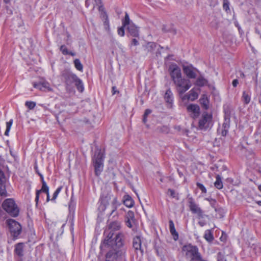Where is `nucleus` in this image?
Segmentation results:
<instances>
[{"label":"nucleus","mask_w":261,"mask_h":261,"mask_svg":"<svg viewBox=\"0 0 261 261\" xmlns=\"http://www.w3.org/2000/svg\"><path fill=\"white\" fill-rule=\"evenodd\" d=\"M40 193V191H37L36 194V198H35V201L37 203L39 200Z\"/></svg>","instance_id":"8fccbe9b"},{"label":"nucleus","mask_w":261,"mask_h":261,"mask_svg":"<svg viewBox=\"0 0 261 261\" xmlns=\"http://www.w3.org/2000/svg\"><path fill=\"white\" fill-rule=\"evenodd\" d=\"M126 26H123V25H122V26L121 27L118 28V35H119L121 36H123L124 35V34H125L124 28Z\"/></svg>","instance_id":"de8ad7c7"},{"label":"nucleus","mask_w":261,"mask_h":261,"mask_svg":"<svg viewBox=\"0 0 261 261\" xmlns=\"http://www.w3.org/2000/svg\"><path fill=\"white\" fill-rule=\"evenodd\" d=\"M148 116V115H146V114L144 113V115H143V117H147V116Z\"/></svg>","instance_id":"774afa93"},{"label":"nucleus","mask_w":261,"mask_h":261,"mask_svg":"<svg viewBox=\"0 0 261 261\" xmlns=\"http://www.w3.org/2000/svg\"><path fill=\"white\" fill-rule=\"evenodd\" d=\"M41 189L39 190L40 191V193L42 192L45 193L46 194H48V193H49V188L47 186L46 182L43 181Z\"/></svg>","instance_id":"e433bc0d"},{"label":"nucleus","mask_w":261,"mask_h":261,"mask_svg":"<svg viewBox=\"0 0 261 261\" xmlns=\"http://www.w3.org/2000/svg\"><path fill=\"white\" fill-rule=\"evenodd\" d=\"M196 214L197 215L198 218L199 219L204 218V217H208V216L205 215L201 209L197 213H196Z\"/></svg>","instance_id":"c03bdc74"},{"label":"nucleus","mask_w":261,"mask_h":261,"mask_svg":"<svg viewBox=\"0 0 261 261\" xmlns=\"http://www.w3.org/2000/svg\"><path fill=\"white\" fill-rule=\"evenodd\" d=\"M242 100L244 103L248 105L251 100V92L249 91H244L243 92Z\"/></svg>","instance_id":"4be33fe9"},{"label":"nucleus","mask_w":261,"mask_h":261,"mask_svg":"<svg viewBox=\"0 0 261 261\" xmlns=\"http://www.w3.org/2000/svg\"><path fill=\"white\" fill-rule=\"evenodd\" d=\"M206 200L209 201L210 204L211 205V206L212 207H213L215 209V211L216 212L217 211V208H216L217 201H216V200L215 199H213L212 198H206Z\"/></svg>","instance_id":"58836bf2"},{"label":"nucleus","mask_w":261,"mask_h":261,"mask_svg":"<svg viewBox=\"0 0 261 261\" xmlns=\"http://www.w3.org/2000/svg\"><path fill=\"white\" fill-rule=\"evenodd\" d=\"M196 185L197 187L202 191L203 193H206V189L205 188V187L202 184L199 182H197Z\"/></svg>","instance_id":"a18cd8bd"},{"label":"nucleus","mask_w":261,"mask_h":261,"mask_svg":"<svg viewBox=\"0 0 261 261\" xmlns=\"http://www.w3.org/2000/svg\"><path fill=\"white\" fill-rule=\"evenodd\" d=\"M198 97V94L196 91H195L194 89H192L190 91L188 99H190L191 100L193 101L197 99Z\"/></svg>","instance_id":"cd10ccee"},{"label":"nucleus","mask_w":261,"mask_h":261,"mask_svg":"<svg viewBox=\"0 0 261 261\" xmlns=\"http://www.w3.org/2000/svg\"><path fill=\"white\" fill-rule=\"evenodd\" d=\"M181 250L185 258L189 261H207L203 259L196 246L191 244H186L182 246Z\"/></svg>","instance_id":"20e7f679"},{"label":"nucleus","mask_w":261,"mask_h":261,"mask_svg":"<svg viewBox=\"0 0 261 261\" xmlns=\"http://www.w3.org/2000/svg\"><path fill=\"white\" fill-rule=\"evenodd\" d=\"M257 203L259 205L261 206V201H258L257 202Z\"/></svg>","instance_id":"0e129e2a"},{"label":"nucleus","mask_w":261,"mask_h":261,"mask_svg":"<svg viewBox=\"0 0 261 261\" xmlns=\"http://www.w3.org/2000/svg\"><path fill=\"white\" fill-rule=\"evenodd\" d=\"M112 196V192L110 189L106 188L102 189L99 200L100 204L98 207L100 211L103 212L106 210L107 205L109 204Z\"/></svg>","instance_id":"0eeeda50"},{"label":"nucleus","mask_w":261,"mask_h":261,"mask_svg":"<svg viewBox=\"0 0 261 261\" xmlns=\"http://www.w3.org/2000/svg\"><path fill=\"white\" fill-rule=\"evenodd\" d=\"M167 194L173 198H175L176 200L179 199L178 194L173 189H168L167 190Z\"/></svg>","instance_id":"c85d7f7f"},{"label":"nucleus","mask_w":261,"mask_h":261,"mask_svg":"<svg viewBox=\"0 0 261 261\" xmlns=\"http://www.w3.org/2000/svg\"><path fill=\"white\" fill-rule=\"evenodd\" d=\"M131 44L136 46L139 44V42L137 39L134 38L132 40Z\"/></svg>","instance_id":"09e8293b"},{"label":"nucleus","mask_w":261,"mask_h":261,"mask_svg":"<svg viewBox=\"0 0 261 261\" xmlns=\"http://www.w3.org/2000/svg\"><path fill=\"white\" fill-rule=\"evenodd\" d=\"M135 215L134 213L132 211H129L125 216L126 225L129 228L133 227V224L135 223Z\"/></svg>","instance_id":"2eb2a0df"},{"label":"nucleus","mask_w":261,"mask_h":261,"mask_svg":"<svg viewBox=\"0 0 261 261\" xmlns=\"http://www.w3.org/2000/svg\"><path fill=\"white\" fill-rule=\"evenodd\" d=\"M6 178L4 173L3 171L0 170V185L5 184Z\"/></svg>","instance_id":"49530a36"},{"label":"nucleus","mask_w":261,"mask_h":261,"mask_svg":"<svg viewBox=\"0 0 261 261\" xmlns=\"http://www.w3.org/2000/svg\"><path fill=\"white\" fill-rule=\"evenodd\" d=\"M107 246H103V242L100 245V248L107 252L105 261H122L125 259L126 249L123 247L122 235H117L115 242H111Z\"/></svg>","instance_id":"f257e3e1"},{"label":"nucleus","mask_w":261,"mask_h":261,"mask_svg":"<svg viewBox=\"0 0 261 261\" xmlns=\"http://www.w3.org/2000/svg\"><path fill=\"white\" fill-rule=\"evenodd\" d=\"M61 76L62 80L65 83L67 88H69L72 86L77 77L68 70H63L61 73Z\"/></svg>","instance_id":"1a4fd4ad"},{"label":"nucleus","mask_w":261,"mask_h":261,"mask_svg":"<svg viewBox=\"0 0 261 261\" xmlns=\"http://www.w3.org/2000/svg\"><path fill=\"white\" fill-rule=\"evenodd\" d=\"M204 239L208 242H211L214 239L213 231L212 230L207 229L205 231L204 235Z\"/></svg>","instance_id":"393cba45"},{"label":"nucleus","mask_w":261,"mask_h":261,"mask_svg":"<svg viewBox=\"0 0 261 261\" xmlns=\"http://www.w3.org/2000/svg\"><path fill=\"white\" fill-rule=\"evenodd\" d=\"M62 188V187H59V188H57V189L56 190V191L54 192L53 194V198L51 199V200H55L57 198L58 194L61 192Z\"/></svg>","instance_id":"79ce46f5"},{"label":"nucleus","mask_w":261,"mask_h":261,"mask_svg":"<svg viewBox=\"0 0 261 261\" xmlns=\"http://www.w3.org/2000/svg\"><path fill=\"white\" fill-rule=\"evenodd\" d=\"M74 64L76 69L79 71H82L83 69V66L79 59H76L74 61Z\"/></svg>","instance_id":"473e14b6"},{"label":"nucleus","mask_w":261,"mask_h":261,"mask_svg":"<svg viewBox=\"0 0 261 261\" xmlns=\"http://www.w3.org/2000/svg\"><path fill=\"white\" fill-rule=\"evenodd\" d=\"M212 115L206 112L203 113L201 118L199 119L198 126L200 129H206L212 124Z\"/></svg>","instance_id":"9d476101"},{"label":"nucleus","mask_w":261,"mask_h":261,"mask_svg":"<svg viewBox=\"0 0 261 261\" xmlns=\"http://www.w3.org/2000/svg\"><path fill=\"white\" fill-rule=\"evenodd\" d=\"M13 123V120L11 119L9 122L6 123V129L5 132V135L6 136H8L9 131L11 129V126Z\"/></svg>","instance_id":"4c0bfd02"},{"label":"nucleus","mask_w":261,"mask_h":261,"mask_svg":"<svg viewBox=\"0 0 261 261\" xmlns=\"http://www.w3.org/2000/svg\"><path fill=\"white\" fill-rule=\"evenodd\" d=\"M169 71L176 89L180 94H182L190 89L192 86L190 81L182 77L181 69L177 65H171Z\"/></svg>","instance_id":"f03ea898"},{"label":"nucleus","mask_w":261,"mask_h":261,"mask_svg":"<svg viewBox=\"0 0 261 261\" xmlns=\"http://www.w3.org/2000/svg\"><path fill=\"white\" fill-rule=\"evenodd\" d=\"M124 204L128 207L133 206L134 202L130 196L129 195H125L124 196Z\"/></svg>","instance_id":"b1692460"},{"label":"nucleus","mask_w":261,"mask_h":261,"mask_svg":"<svg viewBox=\"0 0 261 261\" xmlns=\"http://www.w3.org/2000/svg\"><path fill=\"white\" fill-rule=\"evenodd\" d=\"M230 127V115L228 111L225 110L224 121L222 127L218 129L221 135L223 137L226 136L228 132Z\"/></svg>","instance_id":"9b49d317"},{"label":"nucleus","mask_w":261,"mask_h":261,"mask_svg":"<svg viewBox=\"0 0 261 261\" xmlns=\"http://www.w3.org/2000/svg\"><path fill=\"white\" fill-rule=\"evenodd\" d=\"M157 47V44L154 42H148L146 45V48L148 51L152 52Z\"/></svg>","instance_id":"2f4dec72"},{"label":"nucleus","mask_w":261,"mask_h":261,"mask_svg":"<svg viewBox=\"0 0 261 261\" xmlns=\"http://www.w3.org/2000/svg\"><path fill=\"white\" fill-rule=\"evenodd\" d=\"M0 195L3 197H6L8 196V194L6 190L5 184L0 185Z\"/></svg>","instance_id":"72a5a7b5"},{"label":"nucleus","mask_w":261,"mask_h":261,"mask_svg":"<svg viewBox=\"0 0 261 261\" xmlns=\"http://www.w3.org/2000/svg\"><path fill=\"white\" fill-rule=\"evenodd\" d=\"M116 93H119V91L117 90V88L115 86L112 87V94L114 95Z\"/></svg>","instance_id":"603ef678"},{"label":"nucleus","mask_w":261,"mask_h":261,"mask_svg":"<svg viewBox=\"0 0 261 261\" xmlns=\"http://www.w3.org/2000/svg\"><path fill=\"white\" fill-rule=\"evenodd\" d=\"M103 159L104 155L101 150L95 151L93 158V162L94 167L95 174L98 176L100 175L103 169Z\"/></svg>","instance_id":"39448f33"},{"label":"nucleus","mask_w":261,"mask_h":261,"mask_svg":"<svg viewBox=\"0 0 261 261\" xmlns=\"http://www.w3.org/2000/svg\"><path fill=\"white\" fill-rule=\"evenodd\" d=\"M207 81L202 76H199L195 81V85L198 87H203L207 84Z\"/></svg>","instance_id":"5701e85b"},{"label":"nucleus","mask_w":261,"mask_h":261,"mask_svg":"<svg viewBox=\"0 0 261 261\" xmlns=\"http://www.w3.org/2000/svg\"><path fill=\"white\" fill-rule=\"evenodd\" d=\"M9 227L10 233L14 239H16L21 232V226L13 219H8L6 221Z\"/></svg>","instance_id":"6e6552de"},{"label":"nucleus","mask_w":261,"mask_h":261,"mask_svg":"<svg viewBox=\"0 0 261 261\" xmlns=\"http://www.w3.org/2000/svg\"><path fill=\"white\" fill-rule=\"evenodd\" d=\"M143 122L145 123L147 122V117H143Z\"/></svg>","instance_id":"bf43d9fd"},{"label":"nucleus","mask_w":261,"mask_h":261,"mask_svg":"<svg viewBox=\"0 0 261 261\" xmlns=\"http://www.w3.org/2000/svg\"><path fill=\"white\" fill-rule=\"evenodd\" d=\"M121 228L120 222L117 221H114L110 223L105 228L103 232L104 239L103 246H107L109 243L111 242H115L116 238L118 234H121L122 235V241L124 242V235L121 232H118L116 234L115 237H113L115 232L119 230Z\"/></svg>","instance_id":"7ed1b4c3"},{"label":"nucleus","mask_w":261,"mask_h":261,"mask_svg":"<svg viewBox=\"0 0 261 261\" xmlns=\"http://www.w3.org/2000/svg\"><path fill=\"white\" fill-rule=\"evenodd\" d=\"M60 51L62 52V53L64 55H67L69 54V51L68 50L67 47L65 46V45H61L60 47Z\"/></svg>","instance_id":"37998d69"},{"label":"nucleus","mask_w":261,"mask_h":261,"mask_svg":"<svg viewBox=\"0 0 261 261\" xmlns=\"http://www.w3.org/2000/svg\"><path fill=\"white\" fill-rule=\"evenodd\" d=\"M117 199L116 198L114 197L113 199V201H112V207H113V209L112 210V212L110 214V216L113 215V214H114L115 213V214L114 216L115 215H117V213L116 212V210L117 209V205H116V203H117Z\"/></svg>","instance_id":"c9c22d12"},{"label":"nucleus","mask_w":261,"mask_h":261,"mask_svg":"<svg viewBox=\"0 0 261 261\" xmlns=\"http://www.w3.org/2000/svg\"><path fill=\"white\" fill-rule=\"evenodd\" d=\"M34 88L38 89L41 91H51V89L49 86V84L46 81L40 82L38 83H34Z\"/></svg>","instance_id":"4468645a"},{"label":"nucleus","mask_w":261,"mask_h":261,"mask_svg":"<svg viewBox=\"0 0 261 261\" xmlns=\"http://www.w3.org/2000/svg\"><path fill=\"white\" fill-rule=\"evenodd\" d=\"M25 105L30 109L32 110L36 106V103L33 101H26Z\"/></svg>","instance_id":"ea45409f"},{"label":"nucleus","mask_w":261,"mask_h":261,"mask_svg":"<svg viewBox=\"0 0 261 261\" xmlns=\"http://www.w3.org/2000/svg\"><path fill=\"white\" fill-rule=\"evenodd\" d=\"M188 203L190 210L193 214L197 213L201 210L198 205L195 202L192 198L188 199Z\"/></svg>","instance_id":"f3484780"},{"label":"nucleus","mask_w":261,"mask_h":261,"mask_svg":"<svg viewBox=\"0 0 261 261\" xmlns=\"http://www.w3.org/2000/svg\"><path fill=\"white\" fill-rule=\"evenodd\" d=\"M198 224H199L200 226L202 227V226H204V225L206 224V223H205V221H199V222H198Z\"/></svg>","instance_id":"864d4df0"},{"label":"nucleus","mask_w":261,"mask_h":261,"mask_svg":"<svg viewBox=\"0 0 261 261\" xmlns=\"http://www.w3.org/2000/svg\"><path fill=\"white\" fill-rule=\"evenodd\" d=\"M38 174L39 175V176L40 177L41 182H42V184H43V182L45 181L44 180L43 176L41 174H40L39 173H38Z\"/></svg>","instance_id":"6e6d98bb"},{"label":"nucleus","mask_w":261,"mask_h":261,"mask_svg":"<svg viewBox=\"0 0 261 261\" xmlns=\"http://www.w3.org/2000/svg\"><path fill=\"white\" fill-rule=\"evenodd\" d=\"M238 80L237 79H234V80H233L232 84L233 87H236L238 85Z\"/></svg>","instance_id":"3c124183"},{"label":"nucleus","mask_w":261,"mask_h":261,"mask_svg":"<svg viewBox=\"0 0 261 261\" xmlns=\"http://www.w3.org/2000/svg\"><path fill=\"white\" fill-rule=\"evenodd\" d=\"M215 187L218 189H221L223 188L222 179L219 175H217L216 180L214 183Z\"/></svg>","instance_id":"a878e982"},{"label":"nucleus","mask_w":261,"mask_h":261,"mask_svg":"<svg viewBox=\"0 0 261 261\" xmlns=\"http://www.w3.org/2000/svg\"><path fill=\"white\" fill-rule=\"evenodd\" d=\"M89 2L88 0H86V2H85V5L87 7H88L89 6Z\"/></svg>","instance_id":"13d9d810"},{"label":"nucleus","mask_w":261,"mask_h":261,"mask_svg":"<svg viewBox=\"0 0 261 261\" xmlns=\"http://www.w3.org/2000/svg\"><path fill=\"white\" fill-rule=\"evenodd\" d=\"M258 189L261 192V185L258 186Z\"/></svg>","instance_id":"e2e57ef3"},{"label":"nucleus","mask_w":261,"mask_h":261,"mask_svg":"<svg viewBox=\"0 0 261 261\" xmlns=\"http://www.w3.org/2000/svg\"><path fill=\"white\" fill-rule=\"evenodd\" d=\"M229 2L228 0H223V8L225 11L229 10Z\"/></svg>","instance_id":"a19ab883"},{"label":"nucleus","mask_w":261,"mask_h":261,"mask_svg":"<svg viewBox=\"0 0 261 261\" xmlns=\"http://www.w3.org/2000/svg\"><path fill=\"white\" fill-rule=\"evenodd\" d=\"M102 17L104 18L103 25L106 30L109 31L110 29L109 21L108 20V17L106 13H103Z\"/></svg>","instance_id":"c756f323"},{"label":"nucleus","mask_w":261,"mask_h":261,"mask_svg":"<svg viewBox=\"0 0 261 261\" xmlns=\"http://www.w3.org/2000/svg\"><path fill=\"white\" fill-rule=\"evenodd\" d=\"M240 75H241V76H242V77H244V76H245L244 74L242 72L240 73Z\"/></svg>","instance_id":"338daca9"},{"label":"nucleus","mask_w":261,"mask_h":261,"mask_svg":"<svg viewBox=\"0 0 261 261\" xmlns=\"http://www.w3.org/2000/svg\"><path fill=\"white\" fill-rule=\"evenodd\" d=\"M131 23H130L129 15L127 12H125L124 18L122 20V25H123V26H126Z\"/></svg>","instance_id":"f704fd0d"},{"label":"nucleus","mask_w":261,"mask_h":261,"mask_svg":"<svg viewBox=\"0 0 261 261\" xmlns=\"http://www.w3.org/2000/svg\"><path fill=\"white\" fill-rule=\"evenodd\" d=\"M146 115H149L151 113V110L150 109H146L144 112Z\"/></svg>","instance_id":"5fc2aeb1"},{"label":"nucleus","mask_w":261,"mask_h":261,"mask_svg":"<svg viewBox=\"0 0 261 261\" xmlns=\"http://www.w3.org/2000/svg\"><path fill=\"white\" fill-rule=\"evenodd\" d=\"M24 244L22 243H19L15 245L14 249L15 254L21 259L23 256Z\"/></svg>","instance_id":"dca6fc26"},{"label":"nucleus","mask_w":261,"mask_h":261,"mask_svg":"<svg viewBox=\"0 0 261 261\" xmlns=\"http://www.w3.org/2000/svg\"><path fill=\"white\" fill-rule=\"evenodd\" d=\"M46 195H47L46 200H47V201H48L50 200L49 193H48V194H46Z\"/></svg>","instance_id":"680f3d73"},{"label":"nucleus","mask_w":261,"mask_h":261,"mask_svg":"<svg viewBox=\"0 0 261 261\" xmlns=\"http://www.w3.org/2000/svg\"><path fill=\"white\" fill-rule=\"evenodd\" d=\"M68 55H70L72 56H75V53H73V52H71V51H69V54Z\"/></svg>","instance_id":"052dcab7"},{"label":"nucleus","mask_w":261,"mask_h":261,"mask_svg":"<svg viewBox=\"0 0 261 261\" xmlns=\"http://www.w3.org/2000/svg\"><path fill=\"white\" fill-rule=\"evenodd\" d=\"M2 206L4 210L12 217H17L19 214V208L12 198L5 199Z\"/></svg>","instance_id":"423d86ee"},{"label":"nucleus","mask_w":261,"mask_h":261,"mask_svg":"<svg viewBox=\"0 0 261 261\" xmlns=\"http://www.w3.org/2000/svg\"><path fill=\"white\" fill-rule=\"evenodd\" d=\"M11 0H4V1L6 3H8L10 2Z\"/></svg>","instance_id":"69168bd1"},{"label":"nucleus","mask_w":261,"mask_h":261,"mask_svg":"<svg viewBox=\"0 0 261 261\" xmlns=\"http://www.w3.org/2000/svg\"><path fill=\"white\" fill-rule=\"evenodd\" d=\"M166 102L169 105V107L171 108L173 102V94L170 89H168L164 96Z\"/></svg>","instance_id":"412c9836"},{"label":"nucleus","mask_w":261,"mask_h":261,"mask_svg":"<svg viewBox=\"0 0 261 261\" xmlns=\"http://www.w3.org/2000/svg\"><path fill=\"white\" fill-rule=\"evenodd\" d=\"M200 103L202 105V107L205 109L207 110L208 108V104L209 101L206 98L202 97L200 99Z\"/></svg>","instance_id":"7c9ffc66"},{"label":"nucleus","mask_w":261,"mask_h":261,"mask_svg":"<svg viewBox=\"0 0 261 261\" xmlns=\"http://www.w3.org/2000/svg\"><path fill=\"white\" fill-rule=\"evenodd\" d=\"M97 5L101 4V0H94Z\"/></svg>","instance_id":"4d7b16f0"},{"label":"nucleus","mask_w":261,"mask_h":261,"mask_svg":"<svg viewBox=\"0 0 261 261\" xmlns=\"http://www.w3.org/2000/svg\"><path fill=\"white\" fill-rule=\"evenodd\" d=\"M187 110L192 113L191 116L193 119L197 118L199 115L200 108L197 105L190 104L187 107Z\"/></svg>","instance_id":"ddd939ff"},{"label":"nucleus","mask_w":261,"mask_h":261,"mask_svg":"<svg viewBox=\"0 0 261 261\" xmlns=\"http://www.w3.org/2000/svg\"><path fill=\"white\" fill-rule=\"evenodd\" d=\"M73 84H74V85L76 87L77 89L80 92H83V91L84 90L83 85L82 81L79 78H78V77H77L76 80H75Z\"/></svg>","instance_id":"bb28decb"},{"label":"nucleus","mask_w":261,"mask_h":261,"mask_svg":"<svg viewBox=\"0 0 261 261\" xmlns=\"http://www.w3.org/2000/svg\"><path fill=\"white\" fill-rule=\"evenodd\" d=\"M127 29L128 33L131 36L135 37H139V34L138 28L134 24H130L128 25Z\"/></svg>","instance_id":"a211bd4d"},{"label":"nucleus","mask_w":261,"mask_h":261,"mask_svg":"<svg viewBox=\"0 0 261 261\" xmlns=\"http://www.w3.org/2000/svg\"><path fill=\"white\" fill-rule=\"evenodd\" d=\"M183 71L189 79H195L198 70L192 66L189 65L184 66Z\"/></svg>","instance_id":"f8f14e48"},{"label":"nucleus","mask_w":261,"mask_h":261,"mask_svg":"<svg viewBox=\"0 0 261 261\" xmlns=\"http://www.w3.org/2000/svg\"><path fill=\"white\" fill-rule=\"evenodd\" d=\"M133 246L136 251L139 250L141 253H143V251L141 249V241L140 237L137 236L133 239Z\"/></svg>","instance_id":"6ab92c4d"},{"label":"nucleus","mask_w":261,"mask_h":261,"mask_svg":"<svg viewBox=\"0 0 261 261\" xmlns=\"http://www.w3.org/2000/svg\"><path fill=\"white\" fill-rule=\"evenodd\" d=\"M169 224L170 232L173 236V239L176 241L178 239V233L175 229L173 221L172 220H170L169 221Z\"/></svg>","instance_id":"aec40b11"}]
</instances>
